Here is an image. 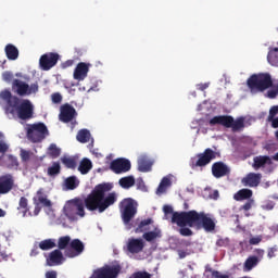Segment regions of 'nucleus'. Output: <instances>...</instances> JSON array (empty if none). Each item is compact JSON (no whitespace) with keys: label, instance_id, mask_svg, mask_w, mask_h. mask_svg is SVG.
Instances as JSON below:
<instances>
[{"label":"nucleus","instance_id":"f257e3e1","mask_svg":"<svg viewBox=\"0 0 278 278\" xmlns=\"http://www.w3.org/2000/svg\"><path fill=\"white\" fill-rule=\"evenodd\" d=\"M112 190L111 184H100L87 195L84 200L74 199L64 207V214L70 220H77V216L84 218L86 216V210L89 212H99L103 214L108 207L116 203V193L112 192L105 197L106 192Z\"/></svg>","mask_w":278,"mask_h":278},{"label":"nucleus","instance_id":"f03ea898","mask_svg":"<svg viewBox=\"0 0 278 278\" xmlns=\"http://www.w3.org/2000/svg\"><path fill=\"white\" fill-rule=\"evenodd\" d=\"M0 101L7 116L20 121H31L34 118V104L29 99H21L18 96L12 94L9 89H4L0 91Z\"/></svg>","mask_w":278,"mask_h":278},{"label":"nucleus","instance_id":"7ed1b4c3","mask_svg":"<svg viewBox=\"0 0 278 278\" xmlns=\"http://www.w3.org/2000/svg\"><path fill=\"white\" fill-rule=\"evenodd\" d=\"M172 223H175L178 227H195L197 229H204L206 231H214L216 229L214 219L208 217L205 212L189 211L174 213Z\"/></svg>","mask_w":278,"mask_h":278},{"label":"nucleus","instance_id":"20e7f679","mask_svg":"<svg viewBox=\"0 0 278 278\" xmlns=\"http://www.w3.org/2000/svg\"><path fill=\"white\" fill-rule=\"evenodd\" d=\"M247 86L252 94H257L273 88V77L268 73L252 74L247 80Z\"/></svg>","mask_w":278,"mask_h":278},{"label":"nucleus","instance_id":"39448f33","mask_svg":"<svg viewBox=\"0 0 278 278\" xmlns=\"http://www.w3.org/2000/svg\"><path fill=\"white\" fill-rule=\"evenodd\" d=\"M210 125H222V127H226V129H231V131H242L244 127V117L233 118L231 115H217L210 119Z\"/></svg>","mask_w":278,"mask_h":278},{"label":"nucleus","instance_id":"423d86ee","mask_svg":"<svg viewBox=\"0 0 278 278\" xmlns=\"http://www.w3.org/2000/svg\"><path fill=\"white\" fill-rule=\"evenodd\" d=\"M119 212L124 225H129V223L136 218V214H138V202L131 198L122 200L119 203Z\"/></svg>","mask_w":278,"mask_h":278},{"label":"nucleus","instance_id":"0eeeda50","mask_svg":"<svg viewBox=\"0 0 278 278\" xmlns=\"http://www.w3.org/2000/svg\"><path fill=\"white\" fill-rule=\"evenodd\" d=\"M26 136L30 142H42L49 136V129L45 123L28 124Z\"/></svg>","mask_w":278,"mask_h":278},{"label":"nucleus","instance_id":"6e6552de","mask_svg":"<svg viewBox=\"0 0 278 278\" xmlns=\"http://www.w3.org/2000/svg\"><path fill=\"white\" fill-rule=\"evenodd\" d=\"M217 155L216 151L212 150V148H207L202 153H198L195 157H191L190 167L205 168L212 161L216 160Z\"/></svg>","mask_w":278,"mask_h":278},{"label":"nucleus","instance_id":"1a4fd4ad","mask_svg":"<svg viewBox=\"0 0 278 278\" xmlns=\"http://www.w3.org/2000/svg\"><path fill=\"white\" fill-rule=\"evenodd\" d=\"M60 61V54L55 52H48L40 56L39 66L41 71H51L55 64Z\"/></svg>","mask_w":278,"mask_h":278},{"label":"nucleus","instance_id":"9d476101","mask_svg":"<svg viewBox=\"0 0 278 278\" xmlns=\"http://www.w3.org/2000/svg\"><path fill=\"white\" fill-rule=\"evenodd\" d=\"M110 168L115 175L129 173L131 170V162L127 159H117L111 162Z\"/></svg>","mask_w":278,"mask_h":278},{"label":"nucleus","instance_id":"9b49d317","mask_svg":"<svg viewBox=\"0 0 278 278\" xmlns=\"http://www.w3.org/2000/svg\"><path fill=\"white\" fill-rule=\"evenodd\" d=\"M84 242L79 239H74L70 242V248H67L64 252L65 257H77L84 253Z\"/></svg>","mask_w":278,"mask_h":278},{"label":"nucleus","instance_id":"f8f14e48","mask_svg":"<svg viewBox=\"0 0 278 278\" xmlns=\"http://www.w3.org/2000/svg\"><path fill=\"white\" fill-rule=\"evenodd\" d=\"M76 117H77V111L73 105L63 104L61 106V112L59 115V119L61 121V123H71L75 121Z\"/></svg>","mask_w":278,"mask_h":278},{"label":"nucleus","instance_id":"ddd939ff","mask_svg":"<svg viewBox=\"0 0 278 278\" xmlns=\"http://www.w3.org/2000/svg\"><path fill=\"white\" fill-rule=\"evenodd\" d=\"M12 92L17 97H27L29 92V84L18 78L13 79L11 84Z\"/></svg>","mask_w":278,"mask_h":278},{"label":"nucleus","instance_id":"4468645a","mask_svg":"<svg viewBox=\"0 0 278 278\" xmlns=\"http://www.w3.org/2000/svg\"><path fill=\"white\" fill-rule=\"evenodd\" d=\"M14 190V176L5 174L0 176V194H8Z\"/></svg>","mask_w":278,"mask_h":278},{"label":"nucleus","instance_id":"2eb2a0df","mask_svg":"<svg viewBox=\"0 0 278 278\" xmlns=\"http://www.w3.org/2000/svg\"><path fill=\"white\" fill-rule=\"evenodd\" d=\"M231 170L229 169V166H227L224 162H215L212 165V175L216 179H220V177H226V175H229Z\"/></svg>","mask_w":278,"mask_h":278},{"label":"nucleus","instance_id":"dca6fc26","mask_svg":"<svg viewBox=\"0 0 278 278\" xmlns=\"http://www.w3.org/2000/svg\"><path fill=\"white\" fill-rule=\"evenodd\" d=\"M127 251L128 253H132L136 255L138 253H142L144 250V241L142 239L130 238L127 242Z\"/></svg>","mask_w":278,"mask_h":278},{"label":"nucleus","instance_id":"f3484780","mask_svg":"<svg viewBox=\"0 0 278 278\" xmlns=\"http://www.w3.org/2000/svg\"><path fill=\"white\" fill-rule=\"evenodd\" d=\"M90 71V63L80 62L77 64L76 68L74 70V79L77 81H84L86 77H88V73Z\"/></svg>","mask_w":278,"mask_h":278},{"label":"nucleus","instance_id":"a211bd4d","mask_svg":"<svg viewBox=\"0 0 278 278\" xmlns=\"http://www.w3.org/2000/svg\"><path fill=\"white\" fill-rule=\"evenodd\" d=\"M64 262H66V258L64 257V254H62L61 250L50 252L47 257L48 266H60L61 264H64Z\"/></svg>","mask_w":278,"mask_h":278},{"label":"nucleus","instance_id":"6ab92c4d","mask_svg":"<svg viewBox=\"0 0 278 278\" xmlns=\"http://www.w3.org/2000/svg\"><path fill=\"white\" fill-rule=\"evenodd\" d=\"M243 186H249L250 188H257L262 181V174L250 173L244 178H242Z\"/></svg>","mask_w":278,"mask_h":278},{"label":"nucleus","instance_id":"aec40b11","mask_svg":"<svg viewBox=\"0 0 278 278\" xmlns=\"http://www.w3.org/2000/svg\"><path fill=\"white\" fill-rule=\"evenodd\" d=\"M33 203L42 205L43 207H51V202L47 199V194H45V189L42 188L36 192V195L33 198Z\"/></svg>","mask_w":278,"mask_h":278},{"label":"nucleus","instance_id":"412c9836","mask_svg":"<svg viewBox=\"0 0 278 278\" xmlns=\"http://www.w3.org/2000/svg\"><path fill=\"white\" fill-rule=\"evenodd\" d=\"M253 168L254 170H260V168H264V166H270L273 165V159H270V156L268 155H260V156H255L253 159Z\"/></svg>","mask_w":278,"mask_h":278},{"label":"nucleus","instance_id":"4be33fe9","mask_svg":"<svg viewBox=\"0 0 278 278\" xmlns=\"http://www.w3.org/2000/svg\"><path fill=\"white\" fill-rule=\"evenodd\" d=\"M152 166H153V163H151V161L147 156H141L138 159L139 173H149Z\"/></svg>","mask_w":278,"mask_h":278},{"label":"nucleus","instance_id":"5701e85b","mask_svg":"<svg viewBox=\"0 0 278 278\" xmlns=\"http://www.w3.org/2000/svg\"><path fill=\"white\" fill-rule=\"evenodd\" d=\"M8 60H18V48L12 43H8L4 48Z\"/></svg>","mask_w":278,"mask_h":278},{"label":"nucleus","instance_id":"b1692460","mask_svg":"<svg viewBox=\"0 0 278 278\" xmlns=\"http://www.w3.org/2000/svg\"><path fill=\"white\" fill-rule=\"evenodd\" d=\"M253 197V191L251 189H241L237 193H235L233 199L235 201H245L251 200Z\"/></svg>","mask_w":278,"mask_h":278},{"label":"nucleus","instance_id":"393cba45","mask_svg":"<svg viewBox=\"0 0 278 278\" xmlns=\"http://www.w3.org/2000/svg\"><path fill=\"white\" fill-rule=\"evenodd\" d=\"M92 135L88 129H80L76 135V140L81 144H86V142H90Z\"/></svg>","mask_w":278,"mask_h":278},{"label":"nucleus","instance_id":"a878e982","mask_svg":"<svg viewBox=\"0 0 278 278\" xmlns=\"http://www.w3.org/2000/svg\"><path fill=\"white\" fill-rule=\"evenodd\" d=\"M78 170L81 175H88L92 170V161L89 159H83L78 166Z\"/></svg>","mask_w":278,"mask_h":278},{"label":"nucleus","instance_id":"bb28decb","mask_svg":"<svg viewBox=\"0 0 278 278\" xmlns=\"http://www.w3.org/2000/svg\"><path fill=\"white\" fill-rule=\"evenodd\" d=\"M61 162L65 168H71L72 170L77 168V157L75 156H62Z\"/></svg>","mask_w":278,"mask_h":278},{"label":"nucleus","instance_id":"cd10ccee","mask_svg":"<svg viewBox=\"0 0 278 278\" xmlns=\"http://www.w3.org/2000/svg\"><path fill=\"white\" fill-rule=\"evenodd\" d=\"M149 225H153V218H147L139 223L138 227L135 229V233H144L151 229Z\"/></svg>","mask_w":278,"mask_h":278},{"label":"nucleus","instance_id":"c85d7f7f","mask_svg":"<svg viewBox=\"0 0 278 278\" xmlns=\"http://www.w3.org/2000/svg\"><path fill=\"white\" fill-rule=\"evenodd\" d=\"M62 173V165L60 162H53L47 169L48 177H58Z\"/></svg>","mask_w":278,"mask_h":278},{"label":"nucleus","instance_id":"c756f323","mask_svg":"<svg viewBox=\"0 0 278 278\" xmlns=\"http://www.w3.org/2000/svg\"><path fill=\"white\" fill-rule=\"evenodd\" d=\"M119 186L125 190H129V188L136 186V178L134 176H126L119 179Z\"/></svg>","mask_w":278,"mask_h":278},{"label":"nucleus","instance_id":"7c9ffc66","mask_svg":"<svg viewBox=\"0 0 278 278\" xmlns=\"http://www.w3.org/2000/svg\"><path fill=\"white\" fill-rule=\"evenodd\" d=\"M47 154L52 160H58V157H60V155H62V149L58 148V144L51 143L47 150Z\"/></svg>","mask_w":278,"mask_h":278},{"label":"nucleus","instance_id":"2f4dec72","mask_svg":"<svg viewBox=\"0 0 278 278\" xmlns=\"http://www.w3.org/2000/svg\"><path fill=\"white\" fill-rule=\"evenodd\" d=\"M142 237L147 242H153L156 238H162V231L159 228H154L153 231L144 232Z\"/></svg>","mask_w":278,"mask_h":278},{"label":"nucleus","instance_id":"473e14b6","mask_svg":"<svg viewBox=\"0 0 278 278\" xmlns=\"http://www.w3.org/2000/svg\"><path fill=\"white\" fill-rule=\"evenodd\" d=\"M258 264L260 258L257 256H249L244 262V268L245 270H253Z\"/></svg>","mask_w":278,"mask_h":278},{"label":"nucleus","instance_id":"72a5a7b5","mask_svg":"<svg viewBox=\"0 0 278 278\" xmlns=\"http://www.w3.org/2000/svg\"><path fill=\"white\" fill-rule=\"evenodd\" d=\"M17 210H23L22 214L23 218H25V216H27V213L29 212V200H27V198L25 197L20 198Z\"/></svg>","mask_w":278,"mask_h":278},{"label":"nucleus","instance_id":"f704fd0d","mask_svg":"<svg viewBox=\"0 0 278 278\" xmlns=\"http://www.w3.org/2000/svg\"><path fill=\"white\" fill-rule=\"evenodd\" d=\"M39 249H41V251H51V249H55V239L42 240L39 243Z\"/></svg>","mask_w":278,"mask_h":278},{"label":"nucleus","instance_id":"c9c22d12","mask_svg":"<svg viewBox=\"0 0 278 278\" xmlns=\"http://www.w3.org/2000/svg\"><path fill=\"white\" fill-rule=\"evenodd\" d=\"M267 60L271 66H278V48H274L268 52Z\"/></svg>","mask_w":278,"mask_h":278},{"label":"nucleus","instance_id":"e433bc0d","mask_svg":"<svg viewBox=\"0 0 278 278\" xmlns=\"http://www.w3.org/2000/svg\"><path fill=\"white\" fill-rule=\"evenodd\" d=\"M79 186V181L76 176H70L65 179V188L67 190H75Z\"/></svg>","mask_w":278,"mask_h":278},{"label":"nucleus","instance_id":"4c0bfd02","mask_svg":"<svg viewBox=\"0 0 278 278\" xmlns=\"http://www.w3.org/2000/svg\"><path fill=\"white\" fill-rule=\"evenodd\" d=\"M68 244H71V237L64 236L59 238V241H58L59 251H64V250L66 251V249H68Z\"/></svg>","mask_w":278,"mask_h":278},{"label":"nucleus","instance_id":"58836bf2","mask_svg":"<svg viewBox=\"0 0 278 278\" xmlns=\"http://www.w3.org/2000/svg\"><path fill=\"white\" fill-rule=\"evenodd\" d=\"M205 273H211L206 278H229V275L220 274V271L212 269L211 267H206Z\"/></svg>","mask_w":278,"mask_h":278},{"label":"nucleus","instance_id":"ea45409f","mask_svg":"<svg viewBox=\"0 0 278 278\" xmlns=\"http://www.w3.org/2000/svg\"><path fill=\"white\" fill-rule=\"evenodd\" d=\"M168 186H170V178L164 177L157 187V193L163 194V192H166Z\"/></svg>","mask_w":278,"mask_h":278},{"label":"nucleus","instance_id":"a19ab883","mask_svg":"<svg viewBox=\"0 0 278 278\" xmlns=\"http://www.w3.org/2000/svg\"><path fill=\"white\" fill-rule=\"evenodd\" d=\"M34 155V153H31V151L22 149L20 151V156L23 163H27L29 162V160H31V156Z\"/></svg>","mask_w":278,"mask_h":278},{"label":"nucleus","instance_id":"79ce46f5","mask_svg":"<svg viewBox=\"0 0 278 278\" xmlns=\"http://www.w3.org/2000/svg\"><path fill=\"white\" fill-rule=\"evenodd\" d=\"M8 168H18V159L16 156L9 154L8 155Z\"/></svg>","mask_w":278,"mask_h":278},{"label":"nucleus","instance_id":"37998d69","mask_svg":"<svg viewBox=\"0 0 278 278\" xmlns=\"http://www.w3.org/2000/svg\"><path fill=\"white\" fill-rule=\"evenodd\" d=\"M2 79L5 81V84H12L14 81V73L10 71H5L2 73Z\"/></svg>","mask_w":278,"mask_h":278},{"label":"nucleus","instance_id":"c03bdc74","mask_svg":"<svg viewBox=\"0 0 278 278\" xmlns=\"http://www.w3.org/2000/svg\"><path fill=\"white\" fill-rule=\"evenodd\" d=\"M278 114V105H274L270 108L269 110V115L267 117V121H273V118H275V116Z\"/></svg>","mask_w":278,"mask_h":278},{"label":"nucleus","instance_id":"a18cd8bd","mask_svg":"<svg viewBox=\"0 0 278 278\" xmlns=\"http://www.w3.org/2000/svg\"><path fill=\"white\" fill-rule=\"evenodd\" d=\"M268 99H277L278 97V86L267 91Z\"/></svg>","mask_w":278,"mask_h":278},{"label":"nucleus","instance_id":"49530a36","mask_svg":"<svg viewBox=\"0 0 278 278\" xmlns=\"http://www.w3.org/2000/svg\"><path fill=\"white\" fill-rule=\"evenodd\" d=\"M262 210H265L267 212H270V210H275V202L273 201H266L263 205H262Z\"/></svg>","mask_w":278,"mask_h":278},{"label":"nucleus","instance_id":"de8ad7c7","mask_svg":"<svg viewBox=\"0 0 278 278\" xmlns=\"http://www.w3.org/2000/svg\"><path fill=\"white\" fill-rule=\"evenodd\" d=\"M179 227H181L179 229L180 236H185V237L192 236V230L190 228H186V226H179Z\"/></svg>","mask_w":278,"mask_h":278},{"label":"nucleus","instance_id":"09e8293b","mask_svg":"<svg viewBox=\"0 0 278 278\" xmlns=\"http://www.w3.org/2000/svg\"><path fill=\"white\" fill-rule=\"evenodd\" d=\"M255 203V201L253 199H250L247 201V203H244L241 206V210H243L244 212H249V210H251V207H253V204Z\"/></svg>","mask_w":278,"mask_h":278},{"label":"nucleus","instance_id":"8fccbe9b","mask_svg":"<svg viewBox=\"0 0 278 278\" xmlns=\"http://www.w3.org/2000/svg\"><path fill=\"white\" fill-rule=\"evenodd\" d=\"M51 99H52V103H56V104L62 103V94L60 92L52 93Z\"/></svg>","mask_w":278,"mask_h":278},{"label":"nucleus","instance_id":"3c124183","mask_svg":"<svg viewBox=\"0 0 278 278\" xmlns=\"http://www.w3.org/2000/svg\"><path fill=\"white\" fill-rule=\"evenodd\" d=\"M36 92H38V84H31L30 86L28 85V93L27 97H29L30 94H36Z\"/></svg>","mask_w":278,"mask_h":278},{"label":"nucleus","instance_id":"603ef678","mask_svg":"<svg viewBox=\"0 0 278 278\" xmlns=\"http://www.w3.org/2000/svg\"><path fill=\"white\" fill-rule=\"evenodd\" d=\"M260 242H262V236L252 237L249 240V244H252V245H257L260 244Z\"/></svg>","mask_w":278,"mask_h":278},{"label":"nucleus","instance_id":"864d4df0","mask_svg":"<svg viewBox=\"0 0 278 278\" xmlns=\"http://www.w3.org/2000/svg\"><path fill=\"white\" fill-rule=\"evenodd\" d=\"M275 253H277L276 248H269L267 251V257H269V260H273V257H275Z\"/></svg>","mask_w":278,"mask_h":278},{"label":"nucleus","instance_id":"5fc2aeb1","mask_svg":"<svg viewBox=\"0 0 278 278\" xmlns=\"http://www.w3.org/2000/svg\"><path fill=\"white\" fill-rule=\"evenodd\" d=\"M46 278H58V271H55V270L47 271Z\"/></svg>","mask_w":278,"mask_h":278},{"label":"nucleus","instance_id":"6e6d98bb","mask_svg":"<svg viewBox=\"0 0 278 278\" xmlns=\"http://www.w3.org/2000/svg\"><path fill=\"white\" fill-rule=\"evenodd\" d=\"M163 211H164V214H175L176 212H173V206H170V205H165L164 207H163Z\"/></svg>","mask_w":278,"mask_h":278},{"label":"nucleus","instance_id":"4d7b16f0","mask_svg":"<svg viewBox=\"0 0 278 278\" xmlns=\"http://www.w3.org/2000/svg\"><path fill=\"white\" fill-rule=\"evenodd\" d=\"M35 205V210H34V216H38V214H40L42 206L40 204H34Z\"/></svg>","mask_w":278,"mask_h":278},{"label":"nucleus","instance_id":"13d9d810","mask_svg":"<svg viewBox=\"0 0 278 278\" xmlns=\"http://www.w3.org/2000/svg\"><path fill=\"white\" fill-rule=\"evenodd\" d=\"M8 151V146L5 144V142L0 141V153H7Z\"/></svg>","mask_w":278,"mask_h":278},{"label":"nucleus","instance_id":"bf43d9fd","mask_svg":"<svg viewBox=\"0 0 278 278\" xmlns=\"http://www.w3.org/2000/svg\"><path fill=\"white\" fill-rule=\"evenodd\" d=\"M207 88H210V84L207 83L198 85V90H201V92H203V90H207Z\"/></svg>","mask_w":278,"mask_h":278},{"label":"nucleus","instance_id":"052dcab7","mask_svg":"<svg viewBox=\"0 0 278 278\" xmlns=\"http://www.w3.org/2000/svg\"><path fill=\"white\" fill-rule=\"evenodd\" d=\"M269 123H271V127L274 129H277L278 128V117H274L273 119H269Z\"/></svg>","mask_w":278,"mask_h":278},{"label":"nucleus","instance_id":"680f3d73","mask_svg":"<svg viewBox=\"0 0 278 278\" xmlns=\"http://www.w3.org/2000/svg\"><path fill=\"white\" fill-rule=\"evenodd\" d=\"M73 64H75V62L73 60H67L63 63V68H68L71 66H73Z\"/></svg>","mask_w":278,"mask_h":278},{"label":"nucleus","instance_id":"e2e57ef3","mask_svg":"<svg viewBox=\"0 0 278 278\" xmlns=\"http://www.w3.org/2000/svg\"><path fill=\"white\" fill-rule=\"evenodd\" d=\"M219 193L218 190L213 191V193L211 194V199H214L215 201L218 199Z\"/></svg>","mask_w":278,"mask_h":278},{"label":"nucleus","instance_id":"0e129e2a","mask_svg":"<svg viewBox=\"0 0 278 278\" xmlns=\"http://www.w3.org/2000/svg\"><path fill=\"white\" fill-rule=\"evenodd\" d=\"M38 247H36V248H34L33 250H31V252H30V255H31V257H36V255H38Z\"/></svg>","mask_w":278,"mask_h":278},{"label":"nucleus","instance_id":"69168bd1","mask_svg":"<svg viewBox=\"0 0 278 278\" xmlns=\"http://www.w3.org/2000/svg\"><path fill=\"white\" fill-rule=\"evenodd\" d=\"M256 255H258V257H264V250L256 249Z\"/></svg>","mask_w":278,"mask_h":278},{"label":"nucleus","instance_id":"338daca9","mask_svg":"<svg viewBox=\"0 0 278 278\" xmlns=\"http://www.w3.org/2000/svg\"><path fill=\"white\" fill-rule=\"evenodd\" d=\"M1 260H8V254H5V252L0 251V261Z\"/></svg>","mask_w":278,"mask_h":278},{"label":"nucleus","instance_id":"774afa93","mask_svg":"<svg viewBox=\"0 0 278 278\" xmlns=\"http://www.w3.org/2000/svg\"><path fill=\"white\" fill-rule=\"evenodd\" d=\"M179 257H180L181 260H184V257H186V252L179 251Z\"/></svg>","mask_w":278,"mask_h":278}]
</instances>
